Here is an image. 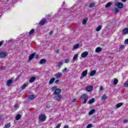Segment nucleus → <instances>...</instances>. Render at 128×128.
<instances>
[{"instance_id":"47","label":"nucleus","mask_w":128,"mask_h":128,"mask_svg":"<svg viewBox=\"0 0 128 128\" xmlns=\"http://www.w3.org/2000/svg\"><path fill=\"white\" fill-rule=\"evenodd\" d=\"M12 42V38H10L8 40V44H10V42Z\"/></svg>"},{"instance_id":"18","label":"nucleus","mask_w":128,"mask_h":128,"mask_svg":"<svg viewBox=\"0 0 128 128\" xmlns=\"http://www.w3.org/2000/svg\"><path fill=\"white\" fill-rule=\"evenodd\" d=\"M96 74V70H92L90 73V76H94Z\"/></svg>"},{"instance_id":"35","label":"nucleus","mask_w":128,"mask_h":128,"mask_svg":"<svg viewBox=\"0 0 128 128\" xmlns=\"http://www.w3.org/2000/svg\"><path fill=\"white\" fill-rule=\"evenodd\" d=\"M94 6H96V4L94 2H92L88 6V8H94Z\"/></svg>"},{"instance_id":"46","label":"nucleus","mask_w":128,"mask_h":128,"mask_svg":"<svg viewBox=\"0 0 128 128\" xmlns=\"http://www.w3.org/2000/svg\"><path fill=\"white\" fill-rule=\"evenodd\" d=\"M67 70H68V68H64L62 70V72H66Z\"/></svg>"},{"instance_id":"56","label":"nucleus","mask_w":128,"mask_h":128,"mask_svg":"<svg viewBox=\"0 0 128 128\" xmlns=\"http://www.w3.org/2000/svg\"><path fill=\"white\" fill-rule=\"evenodd\" d=\"M18 78H20V76H17L15 80H18Z\"/></svg>"},{"instance_id":"40","label":"nucleus","mask_w":128,"mask_h":128,"mask_svg":"<svg viewBox=\"0 0 128 128\" xmlns=\"http://www.w3.org/2000/svg\"><path fill=\"white\" fill-rule=\"evenodd\" d=\"M124 86L126 88H128V80L124 83Z\"/></svg>"},{"instance_id":"33","label":"nucleus","mask_w":128,"mask_h":128,"mask_svg":"<svg viewBox=\"0 0 128 128\" xmlns=\"http://www.w3.org/2000/svg\"><path fill=\"white\" fill-rule=\"evenodd\" d=\"M36 98V96L32 94L30 96V99L32 100H34Z\"/></svg>"},{"instance_id":"57","label":"nucleus","mask_w":128,"mask_h":128,"mask_svg":"<svg viewBox=\"0 0 128 128\" xmlns=\"http://www.w3.org/2000/svg\"><path fill=\"white\" fill-rule=\"evenodd\" d=\"M46 18H50V14L46 15Z\"/></svg>"},{"instance_id":"43","label":"nucleus","mask_w":128,"mask_h":128,"mask_svg":"<svg viewBox=\"0 0 128 128\" xmlns=\"http://www.w3.org/2000/svg\"><path fill=\"white\" fill-rule=\"evenodd\" d=\"M4 40H2L1 42H0V46H2V44H4Z\"/></svg>"},{"instance_id":"30","label":"nucleus","mask_w":128,"mask_h":128,"mask_svg":"<svg viewBox=\"0 0 128 128\" xmlns=\"http://www.w3.org/2000/svg\"><path fill=\"white\" fill-rule=\"evenodd\" d=\"M28 86V84H24L21 88L22 90H24L26 87Z\"/></svg>"},{"instance_id":"51","label":"nucleus","mask_w":128,"mask_h":128,"mask_svg":"<svg viewBox=\"0 0 128 128\" xmlns=\"http://www.w3.org/2000/svg\"><path fill=\"white\" fill-rule=\"evenodd\" d=\"M100 90H104V88L102 87V86H100Z\"/></svg>"},{"instance_id":"39","label":"nucleus","mask_w":128,"mask_h":128,"mask_svg":"<svg viewBox=\"0 0 128 128\" xmlns=\"http://www.w3.org/2000/svg\"><path fill=\"white\" fill-rule=\"evenodd\" d=\"M59 68H60V66H62V62H59L58 64H57Z\"/></svg>"},{"instance_id":"62","label":"nucleus","mask_w":128,"mask_h":128,"mask_svg":"<svg viewBox=\"0 0 128 128\" xmlns=\"http://www.w3.org/2000/svg\"><path fill=\"white\" fill-rule=\"evenodd\" d=\"M66 4V2H63V6Z\"/></svg>"},{"instance_id":"23","label":"nucleus","mask_w":128,"mask_h":128,"mask_svg":"<svg viewBox=\"0 0 128 128\" xmlns=\"http://www.w3.org/2000/svg\"><path fill=\"white\" fill-rule=\"evenodd\" d=\"M96 112L95 109H92L90 112H89V116H92V114H94Z\"/></svg>"},{"instance_id":"36","label":"nucleus","mask_w":128,"mask_h":128,"mask_svg":"<svg viewBox=\"0 0 128 128\" xmlns=\"http://www.w3.org/2000/svg\"><path fill=\"white\" fill-rule=\"evenodd\" d=\"M34 32V29L31 30L29 32V34H32Z\"/></svg>"},{"instance_id":"31","label":"nucleus","mask_w":128,"mask_h":128,"mask_svg":"<svg viewBox=\"0 0 128 128\" xmlns=\"http://www.w3.org/2000/svg\"><path fill=\"white\" fill-rule=\"evenodd\" d=\"M113 12H114L115 14H118V8H114V9L113 10Z\"/></svg>"},{"instance_id":"20","label":"nucleus","mask_w":128,"mask_h":128,"mask_svg":"<svg viewBox=\"0 0 128 128\" xmlns=\"http://www.w3.org/2000/svg\"><path fill=\"white\" fill-rule=\"evenodd\" d=\"M36 78L34 76L32 77L29 80L30 82H34L36 80Z\"/></svg>"},{"instance_id":"28","label":"nucleus","mask_w":128,"mask_h":128,"mask_svg":"<svg viewBox=\"0 0 128 128\" xmlns=\"http://www.w3.org/2000/svg\"><path fill=\"white\" fill-rule=\"evenodd\" d=\"M78 58V54H74V56L73 57V60H76Z\"/></svg>"},{"instance_id":"41","label":"nucleus","mask_w":128,"mask_h":128,"mask_svg":"<svg viewBox=\"0 0 128 128\" xmlns=\"http://www.w3.org/2000/svg\"><path fill=\"white\" fill-rule=\"evenodd\" d=\"M124 48V45H122L120 48L119 50H122V48Z\"/></svg>"},{"instance_id":"17","label":"nucleus","mask_w":128,"mask_h":128,"mask_svg":"<svg viewBox=\"0 0 128 128\" xmlns=\"http://www.w3.org/2000/svg\"><path fill=\"white\" fill-rule=\"evenodd\" d=\"M34 58V53L31 54L29 56L28 62H30V60H32V58Z\"/></svg>"},{"instance_id":"2","label":"nucleus","mask_w":128,"mask_h":128,"mask_svg":"<svg viewBox=\"0 0 128 128\" xmlns=\"http://www.w3.org/2000/svg\"><path fill=\"white\" fill-rule=\"evenodd\" d=\"M8 54V53L6 51H2L0 52V58H6V56Z\"/></svg>"},{"instance_id":"21","label":"nucleus","mask_w":128,"mask_h":128,"mask_svg":"<svg viewBox=\"0 0 128 128\" xmlns=\"http://www.w3.org/2000/svg\"><path fill=\"white\" fill-rule=\"evenodd\" d=\"M94 98H92L90 99L88 102V104H94Z\"/></svg>"},{"instance_id":"61","label":"nucleus","mask_w":128,"mask_h":128,"mask_svg":"<svg viewBox=\"0 0 128 128\" xmlns=\"http://www.w3.org/2000/svg\"><path fill=\"white\" fill-rule=\"evenodd\" d=\"M76 99H74V102H76Z\"/></svg>"},{"instance_id":"7","label":"nucleus","mask_w":128,"mask_h":128,"mask_svg":"<svg viewBox=\"0 0 128 128\" xmlns=\"http://www.w3.org/2000/svg\"><path fill=\"white\" fill-rule=\"evenodd\" d=\"M54 76L56 78H60L62 76V72H58L54 74Z\"/></svg>"},{"instance_id":"54","label":"nucleus","mask_w":128,"mask_h":128,"mask_svg":"<svg viewBox=\"0 0 128 128\" xmlns=\"http://www.w3.org/2000/svg\"><path fill=\"white\" fill-rule=\"evenodd\" d=\"M6 69V68L4 66H2L1 67V70H4Z\"/></svg>"},{"instance_id":"55","label":"nucleus","mask_w":128,"mask_h":128,"mask_svg":"<svg viewBox=\"0 0 128 128\" xmlns=\"http://www.w3.org/2000/svg\"><path fill=\"white\" fill-rule=\"evenodd\" d=\"M63 128H68V126L65 125Z\"/></svg>"},{"instance_id":"11","label":"nucleus","mask_w":128,"mask_h":128,"mask_svg":"<svg viewBox=\"0 0 128 128\" xmlns=\"http://www.w3.org/2000/svg\"><path fill=\"white\" fill-rule=\"evenodd\" d=\"M46 60L44 59V58H43V59H42L40 61V62L39 64H46Z\"/></svg>"},{"instance_id":"59","label":"nucleus","mask_w":128,"mask_h":128,"mask_svg":"<svg viewBox=\"0 0 128 128\" xmlns=\"http://www.w3.org/2000/svg\"><path fill=\"white\" fill-rule=\"evenodd\" d=\"M56 54H58L60 52V50H58L56 51Z\"/></svg>"},{"instance_id":"49","label":"nucleus","mask_w":128,"mask_h":128,"mask_svg":"<svg viewBox=\"0 0 128 128\" xmlns=\"http://www.w3.org/2000/svg\"><path fill=\"white\" fill-rule=\"evenodd\" d=\"M128 122V119H124V124H126V122Z\"/></svg>"},{"instance_id":"44","label":"nucleus","mask_w":128,"mask_h":128,"mask_svg":"<svg viewBox=\"0 0 128 128\" xmlns=\"http://www.w3.org/2000/svg\"><path fill=\"white\" fill-rule=\"evenodd\" d=\"M60 126H62V123L58 124L56 126V128H60Z\"/></svg>"},{"instance_id":"29","label":"nucleus","mask_w":128,"mask_h":128,"mask_svg":"<svg viewBox=\"0 0 128 128\" xmlns=\"http://www.w3.org/2000/svg\"><path fill=\"white\" fill-rule=\"evenodd\" d=\"M10 128V122L6 124L4 128Z\"/></svg>"},{"instance_id":"37","label":"nucleus","mask_w":128,"mask_h":128,"mask_svg":"<svg viewBox=\"0 0 128 128\" xmlns=\"http://www.w3.org/2000/svg\"><path fill=\"white\" fill-rule=\"evenodd\" d=\"M70 59L68 58H66V59L64 60V63H65V64H68V62H70Z\"/></svg>"},{"instance_id":"9","label":"nucleus","mask_w":128,"mask_h":128,"mask_svg":"<svg viewBox=\"0 0 128 128\" xmlns=\"http://www.w3.org/2000/svg\"><path fill=\"white\" fill-rule=\"evenodd\" d=\"M88 52H84L82 54L81 56H82V58H86V56H88Z\"/></svg>"},{"instance_id":"24","label":"nucleus","mask_w":128,"mask_h":128,"mask_svg":"<svg viewBox=\"0 0 128 128\" xmlns=\"http://www.w3.org/2000/svg\"><path fill=\"white\" fill-rule=\"evenodd\" d=\"M123 104H124V103H122V102L118 103L116 105V107L117 108H120V106H122Z\"/></svg>"},{"instance_id":"13","label":"nucleus","mask_w":128,"mask_h":128,"mask_svg":"<svg viewBox=\"0 0 128 128\" xmlns=\"http://www.w3.org/2000/svg\"><path fill=\"white\" fill-rule=\"evenodd\" d=\"M54 80H56V78H52L50 81H49V82H48V84H54Z\"/></svg>"},{"instance_id":"32","label":"nucleus","mask_w":128,"mask_h":128,"mask_svg":"<svg viewBox=\"0 0 128 128\" xmlns=\"http://www.w3.org/2000/svg\"><path fill=\"white\" fill-rule=\"evenodd\" d=\"M79 46H80V44H77L74 46L73 48H74V50H76V48H78Z\"/></svg>"},{"instance_id":"60","label":"nucleus","mask_w":128,"mask_h":128,"mask_svg":"<svg viewBox=\"0 0 128 128\" xmlns=\"http://www.w3.org/2000/svg\"><path fill=\"white\" fill-rule=\"evenodd\" d=\"M122 2H126V0H122Z\"/></svg>"},{"instance_id":"52","label":"nucleus","mask_w":128,"mask_h":128,"mask_svg":"<svg viewBox=\"0 0 128 128\" xmlns=\"http://www.w3.org/2000/svg\"><path fill=\"white\" fill-rule=\"evenodd\" d=\"M46 108H50V104H47V105L46 106Z\"/></svg>"},{"instance_id":"45","label":"nucleus","mask_w":128,"mask_h":128,"mask_svg":"<svg viewBox=\"0 0 128 128\" xmlns=\"http://www.w3.org/2000/svg\"><path fill=\"white\" fill-rule=\"evenodd\" d=\"M14 108H18V104H16L14 106Z\"/></svg>"},{"instance_id":"27","label":"nucleus","mask_w":128,"mask_h":128,"mask_svg":"<svg viewBox=\"0 0 128 128\" xmlns=\"http://www.w3.org/2000/svg\"><path fill=\"white\" fill-rule=\"evenodd\" d=\"M111 6H112V2H109L106 4L105 8H110Z\"/></svg>"},{"instance_id":"16","label":"nucleus","mask_w":128,"mask_h":128,"mask_svg":"<svg viewBox=\"0 0 128 128\" xmlns=\"http://www.w3.org/2000/svg\"><path fill=\"white\" fill-rule=\"evenodd\" d=\"M122 34H128V28H124L122 31Z\"/></svg>"},{"instance_id":"4","label":"nucleus","mask_w":128,"mask_h":128,"mask_svg":"<svg viewBox=\"0 0 128 128\" xmlns=\"http://www.w3.org/2000/svg\"><path fill=\"white\" fill-rule=\"evenodd\" d=\"M81 98H82L83 102V104H86V102H88V94H84L81 96Z\"/></svg>"},{"instance_id":"48","label":"nucleus","mask_w":128,"mask_h":128,"mask_svg":"<svg viewBox=\"0 0 128 128\" xmlns=\"http://www.w3.org/2000/svg\"><path fill=\"white\" fill-rule=\"evenodd\" d=\"M124 43L126 44H128V38L125 40Z\"/></svg>"},{"instance_id":"58","label":"nucleus","mask_w":128,"mask_h":128,"mask_svg":"<svg viewBox=\"0 0 128 128\" xmlns=\"http://www.w3.org/2000/svg\"><path fill=\"white\" fill-rule=\"evenodd\" d=\"M2 120V116H0V120Z\"/></svg>"},{"instance_id":"6","label":"nucleus","mask_w":128,"mask_h":128,"mask_svg":"<svg viewBox=\"0 0 128 128\" xmlns=\"http://www.w3.org/2000/svg\"><path fill=\"white\" fill-rule=\"evenodd\" d=\"M115 6H116L118 8H122V6H124V4L122 2H116Z\"/></svg>"},{"instance_id":"19","label":"nucleus","mask_w":128,"mask_h":128,"mask_svg":"<svg viewBox=\"0 0 128 128\" xmlns=\"http://www.w3.org/2000/svg\"><path fill=\"white\" fill-rule=\"evenodd\" d=\"M101 100H108V96H106V94H104L102 95Z\"/></svg>"},{"instance_id":"53","label":"nucleus","mask_w":128,"mask_h":128,"mask_svg":"<svg viewBox=\"0 0 128 128\" xmlns=\"http://www.w3.org/2000/svg\"><path fill=\"white\" fill-rule=\"evenodd\" d=\"M54 34V31L52 30L49 32V34Z\"/></svg>"},{"instance_id":"34","label":"nucleus","mask_w":128,"mask_h":128,"mask_svg":"<svg viewBox=\"0 0 128 128\" xmlns=\"http://www.w3.org/2000/svg\"><path fill=\"white\" fill-rule=\"evenodd\" d=\"M118 80L116 78L114 79V86H116V84H118Z\"/></svg>"},{"instance_id":"12","label":"nucleus","mask_w":128,"mask_h":128,"mask_svg":"<svg viewBox=\"0 0 128 128\" xmlns=\"http://www.w3.org/2000/svg\"><path fill=\"white\" fill-rule=\"evenodd\" d=\"M102 50V48L100 47H98L96 48L95 52H100Z\"/></svg>"},{"instance_id":"1","label":"nucleus","mask_w":128,"mask_h":128,"mask_svg":"<svg viewBox=\"0 0 128 128\" xmlns=\"http://www.w3.org/2000/svg\"><path fill=\"white\" fill-rule=\"evenodd\" d=\"M52 92H54V95L56 96V94H60L62 92V90L60 88H58L56 86H54L51 88Z\"/></svg>"},{"instance_id":"38","label":"nucleus","mask_w":128,"mask_h":128,"mask_svg":"<svg viewBox=\"0 0 128 128\" xmlns=\"http://www.w3.org/2000/svg\"><path fill=\"white\" fill-rule=\"evenodd\" d=\"M86 128H92V124H88L86 127Z\"/></svg>"},{"instance_id":"5","label":"nucleus","mask_w":128,"mask_h":128,"mask_svg":"<svg viewBox=\"0 0 128 128\" xmlns=\"http://www.w3.org/2000/svg\"><path fill=\"white\" fill-rule=\"evenodd\" d=\"M62 94H56L54 96V98L55 100H56V102H60V100H62Z\"/></svg>"},{"instance_id":"50","label":"nucleus","mask_w":128,"mask_h":128,"mask_svg":"<svg viewBox=\"0 0 128 128\" xmlns=\"http://www.w3.org/2000/svg\"><path fill=\"white\" fill-rule=\"evenodd\" d=\"M58 82H60V80H56L55 81V84H58Z\"/></svg>"},{"instance_id":"10","label":"nucleus","mask_w":128,"mask_h":128,"mask_svg":"<svg viewBox=\"0 0 128 128\" xmlns=\"http://www.w3.org/2000/svg\"><path fill=\"white\" fill-rule=\"evenodd\" d=\"M94 90V87L92 86H88L86 88V90L87 92H92Z\"/></svg>"},{"instance_id":"8","label":"nucleus","mask_w":128,"mask_h":128,"mask_svg":"<svg viewBox=\"0 0 128 128\" xmlns=\"http://www.w3.org/2000/svg\"><path fill=\"white\" fill-rule=\"evenodd\" d=\"M46 20L43 18L40 21V22L39 23V24H40V26H44V24H46Z\"/></svg>"},{"instance_id":"3","label":"nucleus","mask_w":128,"mask_h":128,"mask_svg":"<svg viewBox=\"0 0 128 128\" xmlns=\"http://www.w3.org/2000/svg\"><path fill=\"white\" fill-rule=\"evenodd\" d=\"M46 120V114H42L39 116V120L41 122H44V120Z\"/></svg>"},{"instance_id":"22","label":"nucleus","mask_w":128,"mask_h":128,"mask_svg":"<svg viewBox=\"0 0 128 128\" xmlns=\"http://www.w3.org/2000/svg\"><path fill=\"white\" fill-rule=\"evenodd\" d=\"M20 118H22V116L20 115V114H18L16 116V120H20Z\"/></svg>"},{"instance_id":"26","label":"nucleus","mask_w":128,"mask_h":128,"mask_svg":"<svg viewBox=\"0 0 128 128\" xmlns=\"http://www.w3.org/2000/svg\"><path fill=\"white\" fill-rule=\"evenodd\" d=\"M102 25H100L99 26H98V27H97L96 28V32H100V30H102Z\"/></svg>"},{"instance_id":"14","label":"nucleus","mask_w":128,"mask_h":128,"mask_svg":"<svg viewBox=\"0 0 128 128\" xmlns=\"http://www.w3.org/2000/svg\"><path fill=\"white\" fill-rule=\"evenodd\" d=\"M12 84V80H8L6 82V86H10V85Z\"/></svg>"},{"instance_id":"15","label":"nucleus","mask_w":128,"mask_h":128,"mask_svg":"<svg viewBox=\"0 0 128 128\" xmlns=\"http://www.w3.org/2000/svg\"><path fill=\"white\" fill-rule=\"evenodd\" d=\"M86 74H88V70H85L83 71L82 73V76H83V78H84V76H86Z\"/></svg>"},{"instance_id":"42","label":"nucleus","mask_w":128,"mask_h":128,"mask_svg":"<svg viewBox=\"0 0 128 128\" xmlns=\"http://www.w3.org/2000/svg\"><path fill=\"white\" fill-rule=\"evenodd\" d=\"M34 58H38V54H36L35 53H34Z\"/></svg>"},{"instance_id":"25","label":"nucleus","mask_w":128,"mask_h":128,"mask_svg":"<svg viewBox=\"0 0 128 128\" xmlns=\"http://www.w3.org/2000/svg\"><path fill=\"white\" fill-rule=\"evenodd\" d=\"M88 18H85L82 22V24H86V22H88Z\"/></svg>"}]
</instances>
